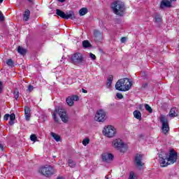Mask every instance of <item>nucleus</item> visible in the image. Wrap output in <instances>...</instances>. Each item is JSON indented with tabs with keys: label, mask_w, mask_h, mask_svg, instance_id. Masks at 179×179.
<instances>
[{
	"label": "nucleus",
	"mask_w": 179,
	"mask_h": 179,
	"mask_svg": "<svg viewBox=\"0 0 179 179\" xmlns=\"http://www.w3.org/2000/svg\"><path fill=\"white\" fill-rule=\"evenodd\" d=\"M159 157L161 167H167L169 164H174L177 162L178 154L174 150H171L168 156H166V153L161 152Z\"/></svg>",
	"instance_id": "nucleus-1"
},
{
	"label": "nucleus",
	"mask_w": 179,
	"mask_h": 179,
	"mask_svg": "<svg viewBox=\"0 0 179 179\" xmlns=\"http://www.w3.org/2000/svg\"><path fill=\"white\" fill-rule=\"evenodd\" d=\"M132 86V83L129 78H122L115 85V89L120 92H127Z\"/></svg>",
	"instance_id": "nucleus-2"
},
{
	"label": "nucleus",
	"mask_w": 179,
	"mask_h": 179,
	"mask_svg": "<svg viewBox=\"0 0 179 179\" xmlns=\"http://www.w3.org/2000/svg\"><path fill=\"white\" fill-rule=\"evenodd\" d=\"M57 114H59L62 121H63L64 124H66V122H68V120H69V117H68V115H66V111H65V109L59 108L58 106L55 108L52 117L55 122H58L59 121V119L57 117Z\"/></svg>",
	"instance_id": "nucleus-3"
},
{
	"label": "nucleus",
	"mask_w": 179,
	"mask_h": 179,
	"mask_svg": "<svg viewBox=\"0 0 179 179\" xmlns=\"http://www.w3.org/2000/svg\"><path fill=\"white\" fill-rule=\"evenodd\" d=\"M111 8L115 15H117L118 16H124V13H125V4H124L122 1H117L113 2Z\"/></svg>",
	"instance_id": "nucleus-4"
},
{
	"label": "nucleus",
	"mask_w": 179,
	"mask_h": 179,
	"mask_svg": "<svg viewBox=\"0 0 179 179\" xmlns=\"http://www.w3.org/2000/svg\"><path fill=\"white\" fill-rule=\"evenodd\" d=\"M116 134L117 129L112 125L106 126L103 129V134L106 138H114Z\"/></svg>",
	"instance_id": "nucleus-5"
},
{
	"label": "nucleus",
	"mask_w": 179,
	"mask_h": 179,
	"mask_svg": "<svg viewBox=\"0 0 179 179\" xmlns=\"http://www.w3.org/2000/svg\"><path fill=\"white\" fill-rule=\"evenodd\" d=\"M39 173L40 174H42V176L50 177V176H52V174L55 173V170L52 166L46 165L45 166H41L39 169Z\"/></svg>",
	"instance_id": "nucleus-6"
},
{
	"label": "nucleus",
	"mask_w": 179,
	"mask_h": 179,
	"mask_svg": "<svg viewBox=\"0 0 179 179\" xmlns=\"http://www.w3.org/2000/svg\"><path fill=\"white\" fill-rule=\"evenodd\" d=\"M56 15L62 17V19H66V20L71 19V20H75V19H76V17H75V13H73V11L72 10L65 13H64V11L59 9H57Z\"/></svg>",
	"instance_id": "nucleus-7"
},
{
	"label": "nucleus",
	"mask_w": 179,
	"mask_h": 179,
	"mask_svg": "<svg viewBox=\"0 0 179 179\" xmlns=\"http://www.w3.org/2000/svg\"><path fill=\"white\" fill-rule=\"evenodd\" d=\"M112 145L115 149H117V150H120L122 153H124V152H127V146H125V144H124L122 140L120 138L114 140L112 142Z\"/></svg>",
	"instance_id": "nucleus-8"
},
{
	"label": "nucleus",
	"mask_w": 179,
	"mask_h": 179,
	"mask_svg": "<svg viewBox=\"0 0 179 179\" xmlns=\"http://www.w3.org/2000/svg\"><path fill=\"white\" fill-rule=\"evenodd\" d=\"M160 122L162 124V132L167 134L170 131V127H169V119L164 115H162L159 117Z\"/></svg>",
	"instance_id": "nucleus-9"
},
{
	"label": "nucleus",
	"mask_w": 179,
	"mask_h": 179,
	"mask_svg": "<svg viewBox=\"0 0 179 179\" xmlns=\"http://www.w3.org/2000/svg\"><path fill=\"white\" fill-rule=\"evenodd\" d=\"M107 116V112L104 111L103 109L97 110L94 120L98 122H104L106 121V117Z\"/></svg>",
	"instance_id": "nucleus-10"
},
{
	"label": "nucleus",
	"mask_w": 179,
	"mask_h": 179,
	"mask_svg": "<svg viewBox=\"0 0 179 179\" xmlns=\"http://www.w3.org/2000/svg\"><path fill=\"white\" fill-rule=\"evenodd\" d=\"M71 62L74 65H79L83 62V55L82 53H75L71 56Z\"/></svg>",
	"instance_id": "nucleus-11"
},
{
	"label": "nucleus",
	"mask_w": 179,
	"mask_h": 179,
	"mask_svg": "<svg viewBox=\"0 0 179 179\" xmlns=\"http://www.w3.org/2000/svg\"><path fill=\"white\" fill-rule=\"evenodd\" d=\"M143 159V155L141 154H137L134 159V163L140 170L142 169V166H143V162H142Z\"/></svg>",
	"instance_id": "nucleus-12"
},
{
	"label": "nucleus",
	"mask_w": 179,
	"mask_h": 179,
	"mask_svg": "<svg viewBox=\"0 0 179 179\" xmlns=\"http://www.w3.org/2000/svg\"><path fill=\"white\" fill-rule=\"evenodd\" d=\"M94 41L95 43H101L103 41V34L97 29L94 30Z\"/></svg>",
	"instance_id": "nucleus-13"
},
{
	"label": "nucleus",
	"mask_w": 179,
	"mask_h": 179,
	"mask_svg": "<svg viewBox=\"0 0 179 179\" xmlns=\"http://www.w3.org/2000/svg\"><path fill=\"white\" fill-rule=\"evenodd\" d=\"M79 100V96L78 95H72L66 98V101L70 107H72L75 104L74 101H78Z\"/></svg>",
	"instance_id": "nucleus-14"
},
{
	"label": "nucleus",
	"mask_w": 179,
	"mask_h": 179,
	"mask_svg": "<svg viewBox=\"0 0 179 179\" xmlns=\"http://www.w3.org/2000/svg\"><path fill=\"white\" fill-rule=\"evenodd\" d=\"M102 159L103 162H106V163H110L114 159V155L108 152L103 153L102 155Z\"/></svg>",
	"instance_id": "nucleus-15"
},
{
	"label": "nucleus",
	"mask_w": 179,
	"mask_h": 179,
	"mask_svg": "<svg viewBox=\"0 0 179 179\" xmlns=\"http://www.w3.org/2000/svg\"><path fill=\"white\" fill-rule=\"evenodd\" d=\"M171 2L169 0H162L161 1L160 8L164 9V8H171Z\"/></svg>",
	"instance_id": "nucleus-16"
},
{
	"label": "nucleus",
	"mask_w": 179,
	"mask_h": 179,
	"mask_svg": "<svg viewBox=\"0 0 179 179\" xmlns=\"http://www.w3.org/2000/svg\"><path fill=\"white\" fill-rule=\"evenodd\" d=\"M169 115L171 118H174L176 117H178V110L177 109V108H172L169 111Z\"/></svg>",
	"instance_id": "nucleus-17"
},
{
	"label": "nucleus",
	"mask_w": 179,
	"mask_h": 179,
	"mask_svg": "<svg viewBox=\"0 0 179 179\" xmlns=\"http://www.w3.org/2000/svg\"><path fill=\"white\" fill-rule=\"evenodd\" d=\"M24 115L26 121H30V117H31V113H30V108L28 106L24 107Z\"/></svg>",
	"instance_id": "nucleus-18"
},
{
	"label": "nucleus",
	"mask_w": 179,
	"mask_h": 179,
	"mask_svg": "<svg viewBox=\"0 0 179 179\" xmlns=\"http://www.w3.org/2000/svg\"><path fill=\"white\" fill-rule=\"evenodd\" d=\"M162 16L159 14H156L154 17V23H155V24H160V23H162Z\"/></svg>",
	"instance_id": "nucleus-19"
},
{
	"label": "nucleus",
	"mask_w": 179,
	"mask_h": 179,
	"mask_svg": "<svg viewBox=\"0 0 179 179\" xmlns=\"http://www.w3.org/2000/svg\"><path fill=\"white\" fill-rule=\"evenodd\" d=\"M30 19V10H26L23 15V20L27 22Z\"/></svg>",
	"instance_id": "nucleus-20"
},
{
	"label": "nucleus",
	"mask_w": 179,
	"mask_h": 179,
	"mask_svg": "<svg viewBox=\"0 0 179 179\" xmlns=\"http://www.w3.org/2000/svg\"><path fill=\"white\" fill-rule=\"evenodd\" d=\"M113 76H109L108 79H107V82H106V87H108V89H110V87H111V85L113 83Z\"/></svg>",
	"instance_id": "nucleus-21"
},
{
	"label": "nucleus",
	"mask_w": 179,
	"mask_h": 179,
	"mask_svg": "<svg viewBox=\"0 0 179 179\" xmlns=\"http://www.w3.org/2000/svg\"><path fill=\"white\" fill-rule=\"evenodd\" d=\"M133 114H134V118H136V120H141V118H142V113H141V111H139V110H134Z\"/></svg>",
	"instance_id": "nucleus-22"
},
{
	"label": "nucleus",
	"mask_w": 179,
	"mask_h": 179,
	"mask_svg": "<svg viewBox=\"0 0 179 179\" xmlns=\"http://www.w3.org/2000/svg\"><path fill=\"white\" fill-rule=\"evenodd\" d=\"M50 135L53 138V139H55V141H56V142H59V141H61V136H59V135H58L54 132H51Z\"/></svg>",
	"instance_id": "nucleus-23"
},
{
	"label": "nucleus",
	"mask_w": 179,
	"mask_h": 179,
	"mask_svg": "<svg viewBox=\"0 0 179 179\" xmlns=\"http://www.w3.org/2000/svg\"><path fill=\"white\" fill-rule=\"evenodd\" d=\"M17 52L20 54L21 55H24L26 52H27V50L26 49L23 48L21 46H19L17 50Z\"/></svg>",
	"instance_id": "nucleus-24"
},
{
	"label": "nucleus",
	"mask_w": 179,
	"mask_h": 179,
	"mask_svg": "<svg viewBox=\"0 0 179 179\" xmlns=\"http://www.w3.org/2000/svg\"><path fill=\"white\" fill-rule=\"evenodd\" d=\"M83 48H90V47H92V44H90V42H89V41L85 40L83 41Z\"/></svg>",
	"instance_id": "nucleus-25"
},
{
	"label": "nucleus",
	"mask_w": 179,
	"mask_h": 179,
	"mask_svg": "<svg viewBox=\"0 0 179 179\" xmlns=\"http://www.w3.org/2000/svg\"><path fill=\"white\" fill-rule=\"evenodd\" d=\"M87 13V8H83L79 10L80 16H85Z\"/></svg>",
	"instance_id": "nucleus-26"
},
{
	"label": "nucleus",
	"mask_w": 179,
	"mask_h": 179,
	"mask_svg": "<svg viewBox=\"0 0 179 179\" xmlns=\"http://www.w3.org/2000/svg\"><path fill=\"white\" fill-rule=\"evenodd\" d=\"M68 164L69 167H71L72 169L75 167V166H76V163H75V162H73V160H72L71 159H68Z\"/></svg>",
	"instance_id": "nucleus-27"
},
{
	"label": "nucleus",
	"mask_w": 179,
	"mask_h": 179,
	"mask_svg": "<svg viewBox=\"0 0 179 179\" xmlns=\"http://www.w3.org/2000/svg\"><path fill=\"white\" fill-rule=\"evenodd\" d=\"M145 108L146 111H148V113H150V114H152L153 113V109H152V107H150V106H149V104H145Z\"/></svg>",
	"instance_id": "nucleus-28"
},
{
	"label": "nucleus",
	"mask_w": 179,
	"mask_h": 179,
	"mask_svg": "<svg viewBox=\"0 0 179 179\" xmlns=\"http://www.w3.org/2000/svg\"><path fill=\"white\" fill-rule=\"evenodd\" d=\"M6 64L8 66H13V60H12V59H8L6 62Z\"/></svg>",
	"instance_id": "nucleus-29"
},
{
	"label": "nucleus",
	"mask_w": 179,
	"mask_h": 179,
	"mask_svg": "<svg viewBox=\"0 0 179 179\" xmlns=\"http://www.w3.org/2000/svg\"><path fill=\"white\" fill-rule=\"evenodd\" d=\"M90 142V139L89 138H85L83 141V145L84 146H87V145H89V143Z\"/></svg>",
	"instance_id": "nucleus-30"
},
{
	"label": "nucleus",
	"mask_w": 179,
	"mask_h": 179,
	"mask_svg": "<svg viewBox=\"0 0 179 179\" xmlns=\"http://www.w3.org/2000/svg\"><path fill=\"white\" fill-rule=\"evenodd\" d=\"M13 94H14V97H15V100H17V99H19V91H17V90H15L14 91Z\"/></svg>",
	"instance_id": "nucleus-31"
},
{
	"label": "nucleus",
	"mask_w": 179,
	"mask_h": 179,
	"mask_svg": "<svg viewBox=\"0 0 179 179\" xmlns=\"http://www.w3.org/2000/svg\"><path fill=\"white\" fill-rule=\"evenodd\" d=\"M30 139L32 142H36V141H37V136L35 134H31L30 136Z\"/></svg>",
	"instance_id": "nucleus-32"
},
{
	"label": "nucleus",
	"mask_w": 179,
	"mask_h": 179,
	"mask_svg": "<svg viewBox=\"0 0 179 179\" xmlns=\"http://www.w3.org/2000/svg\"><path fill=\"white\" fill-rule=\"evenodd\" d=\"M129 179H136V176H135V173L134 172H130Z\"/></svg>",
	"instance_id": "nucleus-33"
},
{
	"label": "nucleus",
	"mask_w": 179,
	"mask_h": 179,
	"mask_svg": "<svg viewBox=\"0 0 179 179\" xmlns=\"http://www.w3.org/2000/svg\"><path fill=\"white\" fill-rule=\"evenodd\" d=\"M33 90H34V87H33V85H29L27 91L31 92H33Z\"/></svg>",
	"instance_id": "nucleus-34"
},
{
	"label": "nucleus",
	"mask_w": 179,
	"mask_h": 179,
	"mask_svg": "<svg viewBox=\"0 0 179 179\" xmlns=\"http://www.w3.org/2000/svg\"><path fill=\"white\" fill-rule=\"evenodd\" d=\"M3 92V83L0 80V94Z\"/></svg>",
	"instance_id": "nucleus-35"
},
{
	"label": "nucleus",
	"mask_w": 179,
	"mask_h": 179,
	"mask_svg": "<svg viewBox=\"0 0 179 179\" xmlns=\"http://www.w3.org/2000/svg\"><path fill=\"white\" fill-rule=\"evenodd\" d=\"M15 120H16V116L15 115V114L10 115V120L15 121Z\"/></svg>",
	"instance_id": "nucleus-36"
},
{
	"label": "nucleus",
	"mask_w": 179,
	"mask_h": 179,
	"mask_svg": "<svg viewBox=\"0 0 179 179\" xmlns=\"http://www.w3.org/2000/svg\"><path fill=\"white\" fill-rule=\"evenodd\" d=\"M0 20L1 22H3L5 20V17L1 11H0Z\"/></svg>",
	"instance_id": "nucleus-37"
},
{
	"label": "nucleus",
	"mask_w": 179,
	"mask_h": 179,
	"mask_svg": "<svg viewBox=\"0 0 179 179\" xmlns=\"http://www.w3.org/2000/svg\"><path fill=\"white\" fill-rule=\"evenodd\" d=\"M116 97H117V99H119L120 100H121V99H124V96H122V94L121 93H117L116 94Z\"/></svg>",
	"instance_id": "nucleus-38"
},
{
	"label": "nucleus",
	"mask_w": 179,
	"mask_h": 179,
	"mask_svg": "<svg viewBox=\"0 0 179 179\" xmlns=\"http://www.w3.org/2000/svg\"><path fill=\"white\" fill-rule=\"evenodd\" d=\"M9 118H10V115H9V114H6V115H4V117H3V120H4L5 121H8V120H9Z\"/></svg>",
	"instance_id": "nucleus-39"
},
{
	"label": "nucleus",
	"mask_w": 179,
	"mask_h": 179,
	"mask_svg": "<svg viewBox=\"0 0 179 179\" xmlns=\"http://www.w3.org/2000/svg\"><path fill=\"white\" fill-rule=\"evenodd\" d=\"M90 57L92 58V59H96V55H94L93 53H90Z\"/></svg>",
	"instance_id": "nucleus-40"
},
{
	"label": "nucleus",
	"mask_w": 179,
	"mask_h": 179,
	"mask_svg": "<svg viewBox=\"0 0 179 179\" xmlns=\"http://www.w3.org/2000/svg\"><path fill=\"white\" fill-rule=\"evenodd\" d=\"M121 43H126L127 42V37H122L120 40Z\"/></svg>",
	"instance_id": "nucleus-41"
},
{
	"label": "nucleus",
	"mask_w": 179,
	"mask_h": 179,
	"mask_svg": "<svg viewBox=\"0 0 179 179\" xmlns=\"http://www.w3.org/2000/svg\"><path fill=\"white\" fill-rule=\"evenodd\" d=\"M141 87L142 89H146V87H148V83H145L143 84Z\"/></svg>",
	"instance_id": "nucleus-42"
},
{
	"label": "nucleus",
	"mask_w": 179,
	"mask_h": 179,
	"mask_svg": "<svg viewBox=\"0 0 179 179\" xmlns=\"http://www.w3.org/2000/svg\"><path fill=\"white\" fill-rule=\"evenodd\" d=\"M13 121H14V120H10L9 122H8L9 125H13V124H15V123L13 122Z\"/></svg>",
	"instance_id": "nucleus-43"
},
{
	"label": "nucleus",
	"mask_w": 179,
	"mask_h": 179,
	"mask_svg": "<svg viewBox=\"0 0 179 179\" xmlns=\"http://www.w3.org/2000/svg\"><path fill=\"white\" fill-rule=\"evenodd\" d=\"M0 149L1 150H3V145L0 144Z\"/></svg>",
	"instance_id": "nucleus-44"
},
{
	"label": "nucleus",
	"mask_w": 179,
	"mask_h": 179,
	"mask_svg": "<svg viewBox=\"0 0 179 179\" xmlns=\"http://www.w3.org/2000/svg\"><path fill=\"white\" fill-rule=\"evenodd\" d=\"M83 93H87V91L85 89H83Z\"/></svg>",
	"instance_id": "nucleus-45"
},
{
	"label": "nucleus",
	"mask_w": 179,
	"mask_h": 179,
	"mask_svg": "<svg viewBox=\"0 0 179 179\" xmlns=\"http://www.w3.org/2000/svg\"><path fill=\"white\" fill-rule=\"evenodd\" d=\"M59 2H65V0H58Z\"/></svg>",
	"instance_id": "nucleus-46"
},
{
	"label": "nucleus",
	"mask_w": 179,
	"mask_h": 179,
	"mask_svg": "<svg viewBox=\"0 0 179 179\" xmlns=\"http://www.w3.org/2000/svg\"><path fill=\"white\" fill-rule=\"evenodd\" d=\"M29 2L31 3L33 2V0H27Z\"/></svg>",
	"instance_id": "nucleus-47"
},
{
	"label": "nucleus",
	"mask_w": 179,
	"mask_h": 179,
	"mask_svg": "<svg viewBox=\"0 0 179 179\" xmlns=\"http://www.w3.org/2000/svg\"><path fill=\"white\" fill-rule=\"evenodd\" d=\"M3 2V0H0V3H2Z\"/></svg>",
	"instance_id": "nucleus-48"
},
{
	"label": "nucleus",
	"mask_w": 179,
	"mask_h": 179,
	"mask_svg": "<svg viewBox=\"0 0 179 179\" xmlns=\"http://www.w3.org/2000/svg\"><path fill=\"white\" fill-rule=\"evenodd\" d=\"M106 179H109L108 177L106 176Z\"/></svg>",
	"instance_id": "nucleus-49"
},
{
	"label": "nucleus",
	"mask_w": 179,
	"mask_h": 179,
	"mask_svg": "<svg viewBox=\"0 0 179 179\" xmlns=\"http://www.w3.org/2000/svg\"><path fill=\"white\" fill-rule=\"evenodd\" d=\"M171 1H176V0H171Z\"/></svg>",
	"instance_id": "nucleus-50"
}]
</instances>
